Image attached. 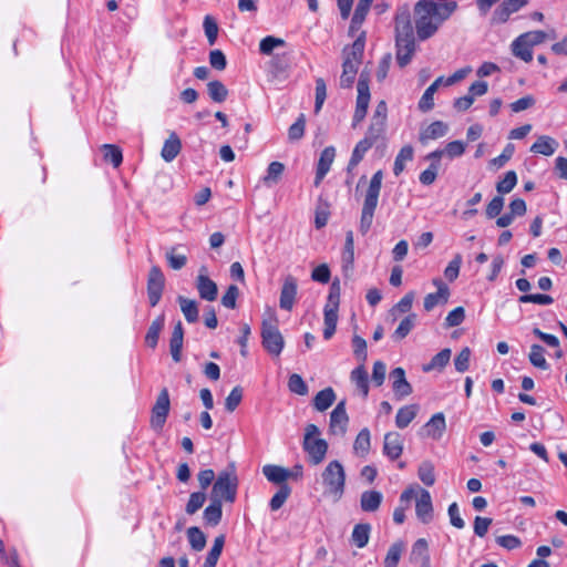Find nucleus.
<instances>
[{"mask_svg": "<svg viewBox=\"0 0 567 567\" xmlns=\"http://www.w3.org/2000/svg\"><path fill=\"white\" fill-rule=\"evenodd\" d=\"M341 262L344 272L352 271L354 262V239L352 230H348L346 234V243L342 251Z\"/></svg>", "mask_w": 567, "mask_h": 567, "instance_id": "bb28decb", "label": "nucleus"}, {"mask_svg": "<svg viewBox=\"0 0 567 567\" xmlns=\"http://www.w3.org/2000/svg\"><path fill=\"white\" fill-rule=\"evenodd\" d=\"M321 477L324 496L333 502L340 501L346 487V473L342 464L339 461H331L323 470Z\"/></svg>", "mask_w": 567, "mask_h": 567, "instance_id": "39448f33", "label": "nucleus"}, {"mask_svg": "<svg viewBox=\"0 0 567 567\" xmlns=\"http://www.w3.org/2000/svg\"><path fill=\"white\" fill-rule=\"evenodd\" d=\"M416 504L415 514L416 517L423 523L429 524L433 519V505L432 497L429 491L424 488H415Z\"/></svg>", "mask_w": 567, "mask_h": 567, "instance_id": "2eb2a0df", "label": "nucleus"}, {"mask_svg": "<svg viewBox=\"0 0 567 567\" xmlns=\"http://www.w3.org/2000/svg\"><path fill=\"white\" fill-rule=\"evenodd\" d=\"M179 246L173 247L166 251V260L169 267L174 270H179L187 264V257L184 254H178Z\"/></svg>", "mask_w": 567, "mask_h": 567, "instance_id": "603ef678", "label": "nucleus"}, {"mask_svg": "<svg viewBox=\"0 0 567 567\" xmlns=\"http://www.w3.org/2000/svg\"><path fill=\"white\" fill-rule=\"evenodd\" d=\"M204 31L205 35L207 37L208 43L210 45L215 44L217 37H218V25L216 21L210 17L206 16L204 18Z\"/></svg>", "mask_w": 567, "mask_h": 567, "instance_id": "e2e57ef3", "label": "nucleus"}, {"mask_svg": "<svg viewBox=\"0 0 567 567\" xmlns=\"http://www.w3.org/2000/svg\"><path fill=\"white\" fill-rule=\"evenodd\" d=\"M353 353L355 358L364 363L367 360V341L360 336H353L352 338Z\"/></svg>", "mask_w": 567, "mask_h": 567, "instance_id": "338daca9", "label": "nucleus"}, {"mask_svg": "<svg viewBox=\"0 0 567 567\" xmlns=\"http://www.w3.org/2000/svg\"><path fill=\"white\" fill-rule=\"evenodd\" d=\"M374 143L367 138H362L357 143L352 151L351 158L348 164V172H351L363 159L365 153L373 146Z\"/></svg>", "mask_w": 567, "mask_h": 567, "instance_id": "72a5a7b5", "label": "nucleus"}, {"mask_svg": "<svg viewBox=\"0 0 567 567\" xmlns=\"http://www.w3.org/2000/svg\"><path fill=\"white\" fill-rule=\"evenodd\" d=\"M446 429L445 416L439 412L434 414L424 425V434L433 440H440Z\"/></svg>", "mask_w": 567, "mask_h": 567, "instance_id": "5701e85b", "label": "nucleus"}, {"mask_svg": "<svg viewBox=\"0 0 567 567\" xmlns=\"http://www.w3.org/2000/svg\"><path fill=\"white\" fill-rule=\"evenodd\" d=\"M461 265L462 256L456 254L444 270V276L449 281H454L458 277Z\"/></svg>", "mask_w": 567, "mask_h": 567, "instance_id": "0e129e2a", "label": "nucleus"}, {"mask_svg": "<svg viewBox=\"0 0 567 567\" xmlns=\"http://www.w3.org/2000/svg\"><path fill=\"white\" fill-rule=\"evenodd\" d=\"M297 289V279L293 276L288 275L284 280L280 291L279 306L281 309L287 311L292 309L296 301Z\"/></svg>", "mask_w": 567, "mask_h": 567, "instance_id": "f3484780", "label": "nucleus"}, {"mask_svg": "<svg viewBox=\"0 0 567 567\" xmlns=\"http://www.w3.org/2000/svg\"><path fill=\"white\" fill-rule=\"evenodd\" d=\"M205 268L200 269L196 280V288L202 299L214 301L218 295L217 285L204 272Z\"/></svg>", "mask_w": 567, "mask_h": 567, "instance_id": "6ab92c4d", "label": "nucleus"}, {"mask_svg": "<svg viewBox=\"0 0 567 567\" xmlns=\"http://www.w3.org/2000/svg\"><path fill=\"white\" fill-rule=\"evenodd\" d=\"M364 45L365 33L361 32L350 47L343 49L342 74L340 76L341 87L349 89L352 86L362 62Z\"/></svg>", "mask_w": 567, "mask_h": 567, "instance_id": "7ed1b4c3", "label": "nucleus"}, {"mask_svg": "<svg viewBox=\"0 0 567 567\" xmlns=\"http://www.w3.org/2000/svg\"><path fill=\"white\" fill-rule=\"evenodd\" d=\"M413 147L410 145L403 146L399 154L395 157L393 173L395 176H399L405 167L406 162H411L413 159Z\"/></svg>", "mask_w": 567, "mask_h": 567, "instance_id": "09e8293b", "label": "nucleus"}, {"mask_svg": "<svg viewBox=\"0 0 567 567\" xmlns=\"http://www.w3.org/2000/svg\"><path fill=\"white\" fill-rule=\"evenodd\" d=\"M237 486L238 477L234 465H231L230 468L221 471L218 474L217 480L213 485L210 498L218 499L220 503L223 501L234 503L236 499Z\"/></svg>", "mask_w": 567, "mask_h": 567, "instance_id": "423d86ee", "label": "nucleus"}, {"mask_svg": "<svg viewBox=\"0 0 567 567\" xmlns=\"http://www.w3.org/2000/svg\"><path fill=\"white\" fill-rule=\"evenodd\" d=\"M417 475L423 484L432 486L435 483L434 465L430 461L422 462L419 466Z\"/></svg>", "mask_w": 567, "mask_h": 567, "instance_id": "864d4df0", "label": "nucleus"}, {"mask_svg": "<svg viewBox=\"0 0 567 567\" xmlns=\"http://www.w3.org/2000/svg\"><path fill=\"white\" fill-rule=\"evenodd\" d=\"M165 278L159 267L153 266L148 272L147 295L152 307H155L162 297Z\"/></svg>", "mask_w": 567, "mask_h": 567, "instance_id": "ddd939ff", "label": "nucleus"}, {"mask_svg": "<svg viewBox=\"0 0 567 567\" xmlns=\"http://www.w3.org/2000/svg\"><path fill=\"white\" fill-rule=\"evenodd\" d=\"M209 97L216 103H223L228 96V90L223 82L214 80L207 83Z\"/></svg>", "mask_w": 567, "mask_h": 567, "instance_id": "de8ad7c7", "label": "nucleus"}, {"mask_svg": "<svg viewBox=\"0 0 567 567\" xmlns=\"http://www.w3.org/2000/svg\"><path fill=\"white\" fill-rule=\"evenodd\" d=\"M350 379L355 384L358 390H360L363 398H367L369 394V381L364 363H361L359 367L352 370Z\"/></svg>", "mask_w": 567, "mask_h": 567, "instance_id": "e433bc0d", "label": "nucleus"}, {"mask_svg": "<svg viewBox=\"0 0 567 567\" xmlns=\"http://www.w3.org/2000/svg\"><path fill=\"white\" fill-rule=\"evenodd\" d=\"M403 452V439L399 432H388L383 440V454L391 461L398 460Z\"/></svg>", "mask_w": 567, "mask_h": 567, "instance_id": "a211bd4d", "label": "nucleus"}, {"mask_svg": "<svg viewBox=\"0 0 567 567\" xmlns=\"http://www.w3.org/2000/svg\"><path fill=\"white\" fill-rule=\"evenodd\" d=\"M416 495L415 487H409L404 489L400 496L401 505L398 506L393 512V520L396 524H402L405 520V511L410 505V502Z\"/></svg>", "mask_w": 567, "mask_h": 567, "instance_id": "cd10ccee", "label": "nucleus"}, {"mask_svg": "<svg viewBox=\"0 0 567 567\" xmlns=\"http://www.w3.org/2000/svg\"><path fill=\"white\" fill-rule=\"evenodd\" d=\"M336 400V393L332 388H326L319 391L313 398V406L317 411L323 412L328 410Z\"/></svg>", "mask_w": 567, "mask_h": 567, "instance_id": "c9c22d12", "label": "nucleus"}, {"mask_svg": "<svg viewBox=\"0 0 567 567\" xmlns=\"http://www.w3.org/2000/svg\"><path fill=\"white\" fill-rule=\"evenodd\" d=\"M511 47L514 56L524 62H530L533 60V48L527 44L525 40L522 41L519 35L512 42Z\"/></svg>", "mask_w": 567, "mask_h": 567, "instance_id": "58836bf2", "label": "nucleus"}, {"mask_svg": "<svg viewBox=\"0 0 567 567\" xmlns=\"http://www.w3.org/2000/svg\"><path fill=\"white\" fill-rule=\"evenodd\" d=\"M182 150V142L175 132H172L168 138L164 142L161 151L162 158L169 163L176 158Z\"/></svg>", "mask_w": 567, "mask_h": 567, "instance_id": "a878e982", "label": "nucleus"}, {"mask_svg": "<svg viewBox=\"0 0 567 567\" xmlns=\"http://www.w3.org/2000/svg\"><path fill=\"white\" fill-rule=\"evenodd\" d=\"M103 153L105 162L111 163L114 167H118L123 161L121 150L112 144L103 145Z\"/></svg>", "mask_w": 567, "mask_h": 567, "instance_id": "6e6d98bb", "label": "nucleus"}, {"mask_svg": "<svg viewBox=\"0 0 567 567\" xmlns=\"http://www.w3.org/2000/svg\"><path fill=\"white\" fill-rule=\"evenodd\" d=\"M340 302V287L333 282L330 287L327 303L323 309L324 315V329L323 338L329 340L336 332L338 322V309Z\"/></svg>", "mask_w": 567, "mask_h": 567, "instance_id": "1a4fd4ad", "label": "nucleus"}, {"mask_svg": "<svg viewBox=\"0 0 567 567\" xmlns=\"http://www.w3.org/2000/svg\"><path fill=\"white\" fill-rule=\"evenodd\" d=\"M471 350L470 348H463L454 359V365L457 372H465L470 367Z\"/></svg>", "mask_w": 567, "mask_h": 567, "instance_id": "774afa93", "label": "nucleus"}, {"mask_svg": "<svg viewBox=\"0 0 567 567\" xmlns=\"http://www.w3.org/2000/svg\"><path fill=\"white\" fill-rule=\"evenodd\" d=\"M517 183V175L514 171H508L503 179H501L497 185L496 189L499 194H508L512 192V189L515 187Z\"/></svg>", "mask_w": 567, "mask_h": 567, "instance_id": "13d9d810", "label": "nucleus"}, {"mask_svg": "<svg viewBox=\"0 0 567 567\" xmlns=\"http://www.w3.org/2000/svg\"><path fill=\"white\" fill-rule=\"evenodd\" d=\"M357 103H355V111L353 114V123L352 125L355 126L360 122L363 121V118L367 115L368 106L370 103V87H369V79L363 73L360 75L358 85H357Z\"/></svg>", "mask_w": 567, "mask_h": 567, "instance_id": "9b49d317", "label": "nucleus"}, {"mask_svg": "<svg viewBox=\"0 0 567 567\" xmlns=\"http://www.w3.org/2000/svg\"><path fill=\"white\" fill-rule=\"evenodd\" d=\"M451 353H452L451 349H449V348L441 350L439 353H436L431 359V361L427 364L423 365V371L424 372H430L433 370L442 371L450 362Z\"/></svg>", "mask_w": 567, "mask_h": 567, "instance_id": "4c0bfd02", "label": "nucleus"}, {"mask_svg": "<svg viewBox=\"0 0 567 567\" xmlns=\"http://www.w3.org/2000/svg\"><path fill=\"white\" fill-rule=\"evenodd\" d=\"M285 171V165L281 162H271L268 165L267 174L264 176L262 182L268 187L279 183Z\"/></svg>", "mask_w": 567, "mask_h": 567, "instance_id": "37998d69", "label": "nucleus"}, {"mask_svg": "<svg viewBox=\"0 0 567 567\" xmlns=\"http://www.w3.org/2000/svg\"><path fill=\"white\" fill-rule=\"evenodd\" d=\"M291 494V488L287 484H282L271 497L269 506L271 511H278L286 503Z\"/></svg>", "mask_w": 567, "mask_h": 567, "instance_id": "5fc2aeb1", "label": "nucleus"}, {"mask_svg": "<svg viewBox=\"0 0 567 567\" xmlns=\"http://www.w3.org/2000/svg\"><path fill=\"white\" fill-rule=\"evenodd\" d=\"M210 501L204 511V519L208 525L216 526L223 516L221 503L218 499L210 498Z\"/></svg>", "mask_w": 567, "mask_h": 567, "instance_id": "79ce46f5", "label": "nucleus"}, {"mask_svg": "<svg viewBox=\"0 0 567 567\" xmlns=\"http://www.w3.org/2000/svg\"><path fill=\"white\" fill-rule=\"evenodd\" d=\"M349 416L346 410V401H340L330 414L329 431L333 435L343 436L347 433Z\"/></svg>", "mask_w": 567, "mask_h": 567, "instance_id": "4468645a", "label": "nucleus"}, {"mask_svg": "<svg viewBox=\"0 0 567 567\" xmlns=\"http://www.w3.org/2000/svg\"><path fill=\"white\" fill-rule=\"evenodd\" d=\"M444 83V78L439 76L423 93L419 101V109L422 112H429L434 107V94Z\"/></svg>", "mask_w": 567, "mask_h": 567, "instance_id": "c756f323", "label": "nucleus"}, {"mask_svg": "<svg viewBox=\"0 0 567 567\" xmlns=\"http://www.w3.org/2000/svg\"><path fill=\"white\" fill-rule=\"evenodd\" d=\"M206 501V494L204 492H194L190 494L189 499L186 504L185 511L188 515L195 514Z\"/></svg>", "mask_w": 567, "mask_h": 567, "instance_id": "bf43d9fd", "label": "nucleus"}, {"mask_svg": "<svg viewBox=\"0 0 567 567\" xmlns=\"http://www.w3.org/2000/svg\"><path fill=\"white\" fill-rule=\"evenodd\" d=\"M465 319V310L463 307H456L445 318V327L452 328L460 326Z\"/></svg>", "mask_w": 567, "mask_h": 567, "instance_id": "69168bd1", "label": "nucleus"}, {"mask_svg": "<svg viewBox=\"0 0 567 567\" xmlns=\"http://www.w3.org/2000/svg\"><path fill=\"white\" fill-rule=\"evenodd\" d=\"M184 342V329L181 321H178L172 332L169 340V351L175 362H179L182 359V349Z\"/></svg>", "mask_w": 567, "mask_h": 567, "instance_id": "393cba45", "label": "nucleus"}, {"mask_svg": "<svg viewBox=\"0 0 567 567\" xmlns=\"http://www.w3.org/2000/svg\"><path fill=\"white\" fill-rule=\"evenodd\" d=\"M187 538L190 547L196 551L203 550L206 546V536L198 527H189Z\"/></svg>", "mask_w": 567, "mask_h": 567, "instance_id": "8fccbe9b", "label": "nucleus"}, {"mask_svg": "<svg viewBox=\"0 0 567 567\" xmlns=\"http://www.w3.org/2000/svg\"><path fill=\"white\" fill-rule=\"evenodd\" d=\"M224 544H225L224 535H219L214 539V544L205 559L204 567H216L219 556L223 551Z\"/></svg>", "mask_w": 567, "mask_h": 567, "instance_id": "c03bdc74", "label": "nucleus"}, {"mask_svg": "<svg viewBox=\"0 0 567 567\" xmlns=\"http://www.w3.org/2000/svg\"><path fill=\"white\" fill-rule=\"evenodd\" d=\"M392 388L398 399H403L412 393V386L406 381L403 368H395L391 371Z\"/></svg>", "mask_w": 567, "mask_h": 567, "instance_id": "aec40b11", "label": "nucleus"}, {"mask_svg": "<svg viewBox=\"0 0 567 567\" xmlns=\"http://www.w3.org/2000/svg\"><path fill=\"white\" fill-rule=\"evenodd\" d=\"M288 388L291 392L299 395H306L308 393V385L306 384L303 379L297 373H293L289 377Z\"/></svg>", "mask_w": 567, "mask_h": 567, "instance_id": "052dcab7", "label": "nucleus"}, {"mask_svg": "<svg viewBox=\"0 0 567 567\" xmlns=\"http://www.w3.org/2000/svg\"><path fill=\"white\" fill-rule=\"evenodd\" d=\"M457 9L455 1L419 0L414 6V25L420 41L432 38Z\"/></svg>", "mask_w": 567, "mask_h": 567, "instance_id": "f257e3e1", "label": "nucleus"}, {"mask_svg": "<svg viewBox=\"0 0 567 567\" xmlns=\"http://www.w3.org/2000/svg\"><path fill=\"white\" fill-rule=\"evenodd\" d=\"M336 157V150L333 146L326 147L321 154L320 158L318 161L317 165V172L315 177V185L318 186L321 181L324 178V176L330 171V167L334 161Z\"/></svg>", "mask_w": 567, "mask_h": 567, "instance_id": "412c9836", "label": "nucleus"}, {"mask_svg": "<svg viewBox=\"0 0 567 567\" xmlns=\"http://www.w3.org/2000/svg\"><path fill=\"white\" fill-rule=\"evenodd\" d=\"M383 495L379 491H365L361 494L360 506L363 512H375L379 509Z\"/></svg>", "mask_w": 567, "mask_h": 567, "instance_id": "7c9ffc66", "label": "nucleus"}, {"mask_svg": "<svg viewBox=\"0 0 567 567\" xmlns=\"http://www.w3.org/2000/svg\"><path fill=\"white\" fill-rule=\"evenodd\" d=\"M395 58L400 68L406 66L416 49L410 13L404 10L395 17Z\"/></svg>", "mask_w": 567, "mask_h": 567, "instance_id": "f03ea898", "label": "nucleus"}, {"mask_svg": "<svg viewBox=\"0 0 567 567\" xmlns=\"http://www.w3.org/2000/svg\"><path fill=\"white\" fill-rule=\"evenodd\" d=\"M171 408V401H169V394L166 388H164L157 399L155 404L152 408V415H151V426L155 430H161L167 419V415L169 413Z\"/></svg>", "mask_w": 567, "mask_h": 567, "instance_id": "f8f14e48", "label": "nucleus"}, {"mask_svg": "<svg viewBox=\"0 0 567 567\" xmlns=\"http://www.w3.org/2000/svg\"><path fill=\"white\" fill-rule=\"evenodd\" d=\"M419 405L409 404L399 409L395 416V425L399 429H405L416 416Z\"/></svg>", "mask_w": 567, "mask_h": 567, "instance_id": "473e14b6", "label": "nucleus"}, {"mask_svg": "<svg viewBox=\"0 0 567 567\" xmlns=\"http://www.w3.org/2000/svg\"><path fill=\"white\" fill-rule=\"evenodd\" d=\"M262 474L269 482L279 484L280 486L286 484V481L293 476L292 471L274 464L265 465L262 467Z\"/></svg>", "mask_w": 567, "mask_h": 567, "instance_id": "4be33fe9", "label": "nucleus"}, {"mask_svg": "<svg viewBox=\"0 0 567 567\" xmlns=\"http://www.w3.org/2000/svg\"><path fill=\"white\" fill-rule=\"evenodd\" d=\"M388 118V106L385 101H380L373 112L370 125L365 133L364 138L375 143L381 138L385 132Z\"/></svg>", "mask_w": 567, "mask_h": 567, "instance_id": "9d476101", "label": "nucleus"}, {"mask_svg": "<svg viewBox=\"0 0 567 567\" xmlns=\"http://www.w3.org/2000/svg\"><path fill=\"white\" fill-rule=\"evenodd\" d=\"M383 172L377 171L368 185L364 194L363 206L361 210L360 226L359 229L362 235H365L372 225L374 212L378 206L379 196L382 187Z\"/></svg>", "mask_w": 567, "mask_h": 567, "instance_id": "20e7f679", "label": "nucleus"}, {"mask_svg": "<svg viewBox=\"0 0 567 567\" xmlns=\"http://www.w3.org/2000/svg\"><path fill=\"white\" fill-rule=\"evenodd\" d=\"M449 132V125L442 121H435L420 132L419 140L426 144L431 140H437L445 136Z\"/></svg>", "mask_w": 567, "mask_h": 567, "instance_id": "b1692460", "label": "nucleus"}, {"mask_svg": "<svg viewBox=\"0 0 567 567\" xmlns=\"http://www.w3.org/2000/svg\"><path fill=\"white\" fill-rule=\"evenodd\" d=\"M165 324V317L164 315L158 316L153 322L151 323L147 333L145 336V343L147 347L154 349L156 348L159 339V333L163 330Z\"/></svg>", "mask_w": 567, "mask_h": 567, "instance_id": "f704fd0d", "label": "nucleus"}, {"mask_svg": "<svg viewBox=\"0 0 567 567\" xmlns=\"http://www.w3.org/2000/svg\"><path fill=\"white\" fill-rule=\"evenodd\" d=\"M528 3L527 0H504L493 12V22L505 23L509 17Z\"/></svg>", "mask_w": 567, "mask_h": 567, "instance_id": "dca6fc26", "label": "nucleus"}, {"mask_svg": "<svg viewBox=\"0 0 567 567\" xmlns=\"http://www.w3.org/2000/svg\"><path fill=\"white\" fill-rule=\"evenodd\" d=\"M558 147V143L555 138L543 135L537 138V141L532 145L530 152L536 154H542L545 156L553 155Z\"/></svg>", "mask_w": 567, "mask_h": 567, "instance_id": "2f4dec72", "label": "nucleus"}, {"mask_svg": "<svg viewBox=\"0 0 567 567\" xmlns=\"http://www.w3.org/2000/svg\"><path fill=\"white\" fill-rule=\"evenodd\" d=\"M371 533L370 524H357L353 527L351 539L358 548H363L369 543Z\"/></svg>", "mask_w": 567, "mask_h": 567, "instance_id": "a19ab883", "label": "nucleus"}, {"mask_svg": "<svg viewBox=\"0 0 567 567\" xmlns=\"http://www.w3.org/2000/svg\"><path fill=\"white\" fill-rule=\"evenodd\" d=\"M243 400V389L235 386L225 400V408L228 412H234Z\"/></svg>", "mask_w": 567, "mask_h": 567, "instance_id": "680f3d73", "label": "nucleus"}, {"mask_svg": "<svg viewBox=\"0 0 567 567\" xmlns=\"http://www.w3.org/2000/svg\"><path fill=\"white\" fill-rule=\"evenodd\" d=\"M284 45H285L284 39L268 35L260 41L259 51L265 55H269L272 53V51L276 48L284 47Z\"/></svg>", "mask_w": 567, "mask_h": 567, "instance_id": "4d7b16f0", "label": "nucleus"}, {"mask_svg": "<svg viewBox=\"0 0 567 567\" xmlns=\"http://www.w3.org/2000/svg\"><path fill=\"white\" fill-rule=\"evenodd\" d=\"M371 449V433L368 427H363L357 435L353 443V453L359 457H367Z\"/></svg>", "mask_w": 567, "mask_h": 567, "instance_id": "c85d7f7f", "label": "nucleus"}, {"mask_svg": "<svg viewBox=\"0 0 567 567\" xmlns=\"http://www.w3.org/2000/svg\"><path fill=\"white\" fill-rule=\"evenodd\" d=\"M415 322H416V315L415 313L408 315L404 319L401 320L398 328L393 332L392 338L395 341H400V340L404 339L412 331V329L415 326Z\"/></svg>", "mask_w": 567, "mask_h": 567, "instance_id": "a18cd8bd", "label": "nucleus"}, {"mask_svg": "<svg viewBox=\"0 0 567 567\" xmlns=\"http://www.w3.org/2000/svg\"><path fill=\"white\" fill-rule=\"evenodd\" d=\"M528 359L535 368L547 370L549 367L545 359V349L539 344H533L530 347Z\"/></svg>", "mask_w": 567, "mask_h": 567, "instance_id": "3c124183", "label": "nucleus"}, {"mask_svg": "<svg viewBox=\"0 0 567 567\" xmlns=\"http://www.w3.org/2000/svg\"><path fill=\"white\" fill-rule=\"evenodd\" d=\"M319 435L320 430L316 424L306 426L302 447L309 456V462L313 465L320 464L328 452V443Z\"/></svg>", "mask_w": 567, "mask_h": 567, "instance_id": "6e6552de", "label": "nucleus"}, {"mask_svg": "<svg viewBox=\"0 0 567 567\" xmlns=\"http://www.w3.org/2000/svg\"><path fill=\"white\" fill-rule=\"evenodd\" d=\"M261 343L270 355L279 357L282 352L285 340L278 329L277 318L274 312H269L268 318L262 320Z\"/></svg>", "mask_w": 567, "mask_h": 567, "instance_id": "0eeeda50", "label": "nucleus"}, {"mask_svg": "<svg viewBox=\"0 0 567 567\" xmlns=\"http://www.w3.org/2000/svg\"><path fill=\"white\" fill-rule=\"evenodd\" d=\"M404 549H405L404 542L396 540L395 543H393L390 546V548L386 553V556L384 558V563H383L384 567H396Z\"/></svg>", "mask_w": 567, "mask_h": 567, "instance_id": "49530a36", "label": "nucleus"}, {"mask_svg": "<svg viewBox=\"0 0 567 567\" xmlns=\"http://www.w3.org/2000/svg\"><path fill=\"white\" fill-rule=\"evenodd\" d=\"M177 300L186 321L189 323L196 322L198 320L197 302L183 296H179Z\"/></svg>", "mask_w": 567, "mask_h": 567, "instance_id": "ea45409f", "label": "nucleus"}]
</instances>
